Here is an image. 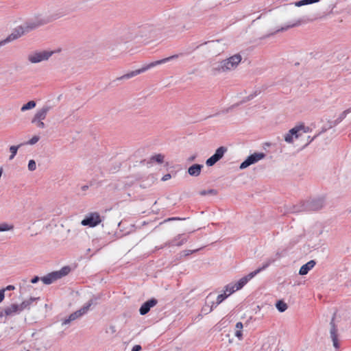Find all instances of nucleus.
<instances>
[{"mask_svg": "<svg viewBox=\"0 0 351 351\" xmlns=\"http://www.w3.org/2000/svg\"><path fill=\"white\" fill-rule=\"evenodd\" d=\"M75 11V8H72L69 5H66L58 9L56 12L51 13L50 16H49L47 18L36 16L34 18L27 20L25 23H24L22 25V26L25 29V32L28 33L38 28L40 26L45 25L52 21L57 20L58 19L67 16Z\"/></svg>", "mask_w": 351, "mask_h": 351, "instance_id": "1", "label": "nucleus"}, {"mask_svg": "<svg viewBox=\"0 0 351 351\" xmlns=\"http://www.w3.org/2000/svg\"><path fill=\"white\" fill-rule=\"evenodd\" d=\"M280 255L278 252L274 256L269 257L265 260L263 265L256 269L255 271L250 273L247 276L241 278L238 282L232 284H228L225 287V291L224 293H226V292H228L227 295L228 296L235 292L237 290L241 289L243 288L247 282L251 280L252 278H254L256 274L260 273L261 271L265 270L266 268H267L271 264L274 263L276 260H278L280 258Z\"/></svg>", "mask_w": 351, "mask_h": 351, "instance_id": "2", "label": "nucleus"}, {"mask_svg": "<svg viewBox=\"0 0 351 351\" xmlns=\"http://www.w3.org/2000/svg\"><path fill=\"white\" fill-rule=\"evenodd\" d=\"M241 56L239 54H235L229 58L223 60L219 62L212 65L211 71L213 75L226 72L234 69L241 61Z\"/></svg>", "mask_w": 351, "mask_h": 351, "instance_id": "3", "label": "nucleus"}, {"mask_svg": "<svg viewBox=\"0 0 351 351\" xmlns=\"http://www.w3.org/2000/svg\"><path fill=\"white\" fill-rule=\"evenodd\" d=\"M181 54H175V55H173L171 56H169V57H167V58H163V59H161V60H156V61H154V62H152L144 66H143L142 68L139 69H136L135 71H132L131 72H129L121 77H119L117 78V80H128V79H130L133 77H135L137 75H139L141 73H143L144 72H145L146 71L156 66H158V65H160V64H165V63H167L168 62H169L170 60H176L177 59Z\"/></svg>", "mask_w": 351, "mask_h": 351, "instance_id": "4", "label": "nucleus"}, {"mask_svg": "<svg viewBox=\"0 0 351 351\" xmlns=\"http://www.w3.org/2000/svg\"><path fill=\"white\" fill-rule=\"evenodd\" d=\"M324 205V197L313 198L293 206V213H301L304 211H315L323 208Z\"/></svg>", "mask_w": 351, "mask_h": 351, "instance_id": "5", "label": "nucleus"}, {"mask_svg": "<svg viewBox=\"0 0 351 351\" xmlns=\"http://www.w3.org/2000/svg\"><path fill=\"white\" fill-rule=\"evenodd\" d=\"M53 54V51L49 50L35 51L28 54L27 60L32 64H37L48 60Z\"/></svg>", "mask_w": 351, "mask_h": 351, "instance_id": "6", "label": "nucleus"}, {"mask_svg": "<svg viewBox=\"0 0 351 351\" xmlns=\"http://www.w3.org/2000/svg\"><path fill=\"white\" fill-rule=\"evenodd\" d=\"M104 219L98 213L93 212L88 213L82 221L81 224L84 226L95 227L99 225Z\"/></svg>", "mask_w": 351, "mask_h": 351, "instance_id": "7", "label": "nucleus"}, {"mask_svg": "<svg viewBox=\"0 0 351 351\" xmlns=\"http://www.w3.org/2000/svg\"><path fill=\"white\" fill-rule=\"evenodd\" d=\"M266 156V154L263 152H255L251 155H250L243 162H242L240 165V169H244L249 166L254 165L258 161L264 159Z\"/></svg>", "mask_w": 351, "mask_h": 351, "instance_id": "8", "label": "nucleus"}, {"mask_svg": "<svg viewBox=\"0 0 351 351\" xmlns=\"http://www.w3.org/2000/svg\"><path fill=\"white\" fill-rule=\"evenodd\" d=\"M93 304V300H91L90 302H87L80 309L71 313L66 319H65L62 322V324L63 325L69 324L70 322H71L77 319V318L80 317L81 316H82L84 314L87 313L89 308L92 306Z\"/></svg>", "mask_w": 351, "mask_h": 351, "instance_id": "9", "label": "nucleus"}, {"mask_svg": "<svg viewBox=\"0 0 351 351\" xmlns=\"http://www.w3.org/2000/svg\"><path fill=\"white\" fill-rule=\"evenodd\" d=\"M158 29H159V28H156L153 24L147 23L138 27L136 31L138 36L152 37Z\"/></svg>", "mask_w": 351, "mask_h": 351, "instance_id": "10", "label": "nucleus"}, {"mask_svg": "<svg viewBox=\"0 0 351 351\" xmlns=\"http://www.w3.org/2000/svg\"><path fill=\"white\" fill-rule=\"evenodd\" d=\"M227 151L228 149L226 147H219L216 149L215 153L206 160V165L208 167L213 166L215 163H217L223 157L224 154L227 152Z\"/></svg>", "mask_w": 351, "mask_h": 351, "instance_id": "11", "label": "nucleus"}, {"mask_svg": "<svg viewBox=\"0 0 351 351\" xmlns=\"http://www.w3.org/2000/svg\"><path fill=\"white\" fill-rule=\"evenodd\" d=\"M21 312L19 304H13L0 311V320L5 322L8 317L13 316Z\"/></svg>", "mask_w": 351, "mask_h": 351, "instance_id": "12", "label": "nucleus"}, {"mask_svg": "<svg viewBox=\"0 0 351 351\" xmlns=\"http://www.w3.org/2000/svg\"><path fill=\"white\" fill-rule=\"evenodd\" d=\"M25 34H26L25 29H23L22 25L16 27L13 32H12L11 34H10L5 39L0 41V47L3 45H5L6 43H10L12 40H14L19 38H20L21 36H22L23 35H24Z\"/></svg>", "mask_w": 351, "mask_h": 351, "instance_id": "13", "label": "nucleus"}, {"mask_svg": "<svg viewBox=\"0 0 351 351\" xmlns=\"http://www.w3.org/2000/svg\"><path fill=\"white\" fill-rule=\"evenodd\" d=\"M138 36L136 29H124L118 38L119 43H127Z\"/></svg>", "mask_w": 351, "mask_h": 351, "instance_id": "14", "label": "nucleus"}, {"mask_svg": "<svg viewBox=\"0 0 351 351\" xmlns=\"http://www.w3.org/2000/svg\"><path fill=\"white\" fill-rule=\"evenodd\" d=\"M189 237L188 235L184 234H179L173 239L169 241L167 245L169 246H180L187 241Z\"/></svg>", "mask_w": 351, "mask_h": 351, "instance_id": "15", "label": "nucleus"}, {"mask_svg": "<svg viewBox=\"0 0 351 351\" xmlns=\"http://www.w3.org/2000/svg\"><path fill=\"white\" fill-rule=\"evenodd\" d=\"M158 301L155 298H152L145 302H144L142 306L140 307L139 313L141 315H146L152 307H154L156 305Z\"/></svg>", "mask_w": 351, "mask_h": 351, "instance_id": "16", "label": "nucleus"}, {"mask_svg": "<svg viewBox=\"0 0 351 351\" xmlns=\"http://www.w3.org/2000/svg\"><path fill=\"white\" fill-rule=\"evenodd\" d=\"M330 337H331L332 343H333V346L335 348H339V345L338 339H337V329L336 326L334 322V317H332V319L330 323Z\"/></svg>", "mask_w": 351, "mask_h": 351, "instance_id": "17", "label": "nucleus"}, {"mask_svg": "<svg viewBox=\"0 0 351 351\" xmlns=\"http://www.w3.org/2000/svg\"><path fill=\"white\" fill-rule=\"evenodd\" d=\"M51 108L52 107L51 106H43L40 109L37 110L34 118L40 120H44L46 118L47 113L51 110Z\"/></svg>", "mask_w": 351, "mask_h": 351, "instance_id": "18", "label": "nucleus"}, {"mask_svg": "<svg viewBox=\"0 0 351 351\" xmlns=\"http://www.w3.org/2000/svg\"><path fill=\"white\" fill-rule=\"evenodd\" d=\"M58 279V275L56 271L51 272L40 278L45 285H50Z\"/></svg>", "mask_w": 351, "mask_h": 351, "instance_id": "19", "label": "nucleus"}, {"mask_svg": "<svg viewBox=\"0 0 351 351\" xmlns=\"http://www.w3.org/2000/svg\"><path fill=\"white\" fill-rule=\"evenodd\" d=\"M202 168V165L194 164L188 169V173L191 176L197 177L200 175Z\"/></svg>", "mask_w": 351, "mask_h": 351, "instance_id": "20", "label": "nucleus"}, {"mask_svg": "<svg viewBox=\"0 0 351 351\" xmlns=\"http://www.w3.org/2000/svg\"><path fill=\"white\" fill-rule=\"evenodd\" d=\"M315 265V261H310L306 264L303 265L299 271L300 275H306L308 274V272Z\"/></svg>", "mask_w": 351, "mask_h": 351, "instance_id": "21", "label": "nucleus"}, {"mask_svg": "<svg viewBox=\"0 0 351 351\" xmlns=\"http://www.w3.org/2000/svg\"><path fill=\"white\" fill-rule=\"evenodd\" d=\"M38 298L31 297L29 299L23 301L21 304H19V307L20 308L21 312L25 309H29L30 306L34 302H35Z\"/></svg>", "mask_w": 351, "mask_h": 351, "instance_id": "22", "label": "nucleus"}, {"mask_svg": "<svg viewBox=\"0 0 351 351\" xmlns=\"http://www.w3.org/2000/svg\"><path fill=\"white\" fill-rule=\"evenodd\" d=\"M308 128H306L304 125H300L298 126H295L293 128L291 129L289 132L290 134H293L297 138L299 136L298 132L303 130L304 132H306L308 131Z\"/></svg>", "mask_w": 351, "mask_h": 351, "instance_id": "23", "label": "nucleus"}, {"mask_svg": "<svg viewBox=\"0 0 351 351\" xmlns=\"http://www.w3.org/2000/svg\"><path fill=\"white\" fill-rule=\"evenodd\" d=\"M320 0H300L293 3L295 7H301L319 2Z\"/></svg>", "mask_w": 351, "mask_h": 351, "instance_id": "24", "label": "nucleus"}, {"mask_svg": "<svg viewBox=\"0 0 351 351\" xmlns=\"http://www.w3.org/2000/svg\"><path fill=\"white\" fill-rule=\"evenodd\" d=\"M302 23H303V21L301 19H298L293 24L288 25L285 27H281L280 29H278L276 32H280V31H286L289 28L300 26Z\"/></svg>", "mask_w": 351, "mask_h": 351, "instance_id": "25", "label": "nucleus"}, {"mask_svg": "<svg viewBox=\"0 0 351 351\" xmlns=\"http://www.w3.org/2000/svg\"><path fill=\"white\" fill-rule=\"evenodd\" d=\"M276 307L280 313L285 312L287 309V304L282 300H279L276 304Z\"/></svg>", "mask_w": 351, "mask_h": 351, "instance_id": "26", "label": "nucleus"}, {"mask_svg": "<svg viewBox=\"0 0 351 351\" xmlns=\"http://www.w3.org/2000/svg\"><path fill=\"white\" fill-rule=\"evenodd\" d=\"M70 271H71L70 267L68 266H66V267H62L59 271H56V272L58 274V278L60 279L62 277L66 276L70 272Z\"/></svg>", "mask_w": 351, "mask_h": 351, "instance_id": "27", "label": "nucleus"}, {"mask_svg": "<svg viewBox=\"0 0 351 351\" xmlns=\"http://www.w3.org/2000/svg\"><path fill=\"white\" fill-rule=\"evenodd\" d=\"M36 104L34 101H29L21 107V110L22 112H24V111L32 109L36 106Z\"/></svg>", "mask_w": 351, "mask_h": 351, "instance_id": "28", "label": "nucleus"}, {"mask_svg": "<svg viewBox=\"0 0 351 351\" xmlns=\"http://www.w3.org/2000/svg\"><path fill=\"white\" fill-rule=\"evenodd\" d=\"M22 145V144H20L19 145H12L10 147V152H11V155L9 157L10 160H12L15 156L16 155L17 151L19 148Z\"/></svg>", "mask_w": 351, "mask_h": 351, "instance_id": "29", "label": "nucleus"}, {"mask_svg": "<svg viewBox=\"0 0 351 351\" xmlns=\"http://www.w3.org/2000/svg\"><path fill=\"white\" fill-rule=\"evenodd\" d=\"M228 297V295H227V293H226L220 294L217 298V302L215 303L213 302V304L215 306V307H216L217 305L221 304Z\"/></svg>", "mask_w": 351, "mask_h": 351, "instance_id": "30", "label": "nucleus"}, {"mask_svg": "<svg viewBox=\"0 0 351 351\" xmlns=\"http://www.w3.org/2000/svg\"><path fill=\"white\" fill-rule=\"evenodd\" d=\"M14 226L6 223L0 224V232H5L13 230Z\"/></svg>", "mask_w": 351, "mask_h": 351, "instance_id": "31", "label": "nucleus"}, {"mask_svg": "<svg viewBox=\"0 0 351 351\" xmlns=\"http://www.w3.org/2000/svg\"><path fill=\"white\" fill-rule=\"evenodd\" d=\"M217 192L215 189H209V190H202L199 191V195L202 196H204L206 195H217Z\"/></svg>", "mask_w": 351, "mask_h": 351, "instance_id": "32", "label": "nucleus"}, {"mask_svg": "<svg viewBox=\"0 0 351 351\" xmlns=\"http://www.w3.org/2000/svg\"><path fill=\"white\" fill-rule=\"evenodd\" d=\"M32 123L36 124V125L39 128H45V124L43 121V120L37 119L36 118H33L32 120Z\"/></svg>", "mask_w": 351, "mask_h": 351, "instance_id": "33", "label": "nucleus"}, {"mask_svg": "<svg viewBox=\"0 0 351 351\" xmlns=\"http://www.w3.org/2000/svg\"><path fill=\"white\" fill-rule=\"evenodd\" d=\"M163 160H164V156L160 154L153 156L151 158V160L156 161V162H158L159 164L162 163L163 162Z\"/></svg>", "mask_w": 351, "mask_h": 351, "instance_id": "34", "label": "nucleus"}, {"mask_svg": "<svg viewBox=\"0 0 351 351\" xmlns=\"http://www.w3.org/2000/svg\"><path fill=\"white\" fill-rule=\"evenodd\" d=\"M350 112H351V108L342 112L337 118L338 121H340L341 123L346 117L347 114H349Z\"/></svg>", "mask_w": 351, "mask_h": 351, "instance_id": "35", "label": "nucleus"}, {"mask_svg": "<svg viewBox=\"0 0 351 351\" xmlns=\"http://www.w3.org/2000/svg\"><path fill=\"white\" fill-rule=\"evenodd\" d=\"M36 168V162L34 160H30L28 163V169L31 171H34Z\"/></svg>", "mask_w": 351, "mask_h": 351, "instance_id": "36", "label": "nucleus"}, {"mask_svg": "<svg viewBox=\"0 0 351 351\" xmlns=\"http://www.w3.org/2000/svg\"><path fill=\"white\" fill-rule=\"evenodd\" d=\"M213 308H215V306L213 304L211 305V306H204L202 308V311L204 313V314H208V313L211 312L213 309Z\"/></svg>", "mask_w": 351, "mask_h": 351, "instance_id": "37", "label": "nucleus"}, {"mask_svg": "<svg viewBox=\"0 0 351 351\" xmlns=\"http://www.w3.org/2000/svg\"><path fill=\"white\" fill-rule=\"evenodd\" d=\"M293 134H290L289 132L287 133L285 135V141L287 143H291L293 142Z\"/></svg>", "mask_w": 351, "mask_h": 351, "instance_id": "38", "label": "nucleus"}, {"mask_svg": "<svg viewBox=\"0 0 351 351\" xmlns=\"http://www.w3.org/2000/svg\"><path fill=\"white\" fill-rule=\"evenodd\" d=\"M39 136H34L27 143L29 145H34L39 141Z\"/></svg>", "mask_w": 351, "mask_h": 351, "instance_id": "39", "label": "nucleus"}, {"mask_svg": "<svg viewBox=\"0 0 351 351\" xmlns=\"http://www.w3.org/2000/svg\"><path fill=\"white\" fill-rule=\"evenodd\" d=\"M339 123H340V121H339L337 119H335V121H330V122H329V127H328V128H332V127H334V126H336V125H337Z\"/></svg>", "mask_w": 351, "mask_h": 351, "instance_id": "40", "label": "nucleus"}, {"mask_svg": "<svg viewBox=\"0 0 351 351\" xmlns=\"http://www.w3.org/2000/svg\"><path fill=\"white\" fill-rule=\"evenodd\" d=\"M339 123H340V121H339L337 119H335V121H330V122H329V127H328V128H332V127H334V126H336V125H337Z\"/></svg>", "mask_w": 351, "mask_h": 351, "instance_id": "41", "label": "nucleus"}, {"mask_svg": "<svg viewBox=\"0 0 351 351\" xmlns=\"http://www.w3.org/2000/svg\"><path fill=\"white\" fill-rule=\"evenodd\" d=\"M235 336L239 339L241 340L243 339L242 331L240 330H237L235 332Z\"/></svg>", "mask_w": 351, "mask_h": 351, "instance_id": "42", "label": "nucleus"}, {"mask_svg": "<svg viewBox=\"0 0 351 351\" xmlns=\"http://www.w3.org/2000/svg\"><path fill=\"white\" fill-rule=\"evenodd\" d=\"M5 298V289L0 290V302H1Z\"/></svg>", "mask_w": 351, "mask_h": 351, "instance_id": "43", "label": "nucleus"}, {"mask_svg": "<svg viewBox=\"0 0 351 351\" xmlns=\"http://www.w3.org/2000/svg\"><path fill=\"white\" fill-rule=\"evenodd\" d=\"M141 349L142 348L140 345H136L132 348V351H141Z\"/></svg>", "mask_w": 351, "mask_h": 351, "instance_id": "44", "label": "nucleus"}, {"mask_svg": "<svg viewBox=\"0 0 351 351\" xmlns=\"http://www.w3.org/2000/svg\"><path fill=\"white\" fill-rule=\"evenodd\" d=\"M235 327L237 330H241L243 328V324L241 322H239L236 324Z\"/></svg>", "mask_w": 351, "mask_h": 351, "instance_id": "45", "label": "nucleus"}, {"mask_svg": "<svg viewBox=\"0 0 351 351\" xmlns=\"http://www.w3.org/2000/svg\"><path fill=\"white\" fill-rule=\"evenodd\" d=\"M171 175L169 173H167L162 178V180L167 181V180H169L171 178Z\"/></svg>", "mask_w": 351, "mask_h": 351, "instance_id": "46", "label": "nucleus"}, {"mask_svg": "<svg viewBox=\"0 0 351 351\" xmlns=\"http://www.w3.org/2000/svg\"><path fill=\"white\" fill-rule=\"evenodd\" d=\"M40 278L38 276H35L31 280V282L35 284L40 280Z\"/></svg>", "mask_w": 351, "mask_h": 351, "instance_id": "47", "label": "nucleus"}, {"mask_svg": "<svg viewBox=\"0 0 351 351\" xmlns=\"http://www.w3.org/2000/svg\"><path fill=\"white\" fill-rule=\"evenodd\" d=\"M198 250H199V249L194 250H186V251H184L185 256H187V255L191 254H192L193 252H197Z\"/></svg>", "mask_w": 351, "mask_h": 351, "instance_id": "48", "label": "nucleus"}, {"mask_svg": "<svg viewBox=\"0 0 351 351\" xmlns=\"http://www.w3.org/2000/svg\"><path fill=\"white\" fill-rule=\"evenodd\" d=\"M99 298L97 297H94L93 298H91L88 302H90L91 300H93V304L92 305H96L97 304V300H98Z\"/></svg>", "mask_w": 351, "mask_h": 351, "instance_id": "49", "label": "nucleus"}, {"mask_svg": "<svg viewBox=\"0 0 351 351\" xmlns=\"http://www.w3.org/2000/svg\"><path fill=\"white\" fill-rule=\"evenodd\" d=\"M257 95V92L256 91L254 94H251L247 98V100L249 101L250 99H252L255 96Z\"/></svg>", "mask_w": 351, "mask_h": 351, "instance_id": "50", "label": "nucleus"}, {"mask_svg": "<svg viewBox=\"0 0 351 351\" xmlns=\"http://www.w3.org/2000/svg\"><path fill=\"white\" fill-rule=\"evenodd\" d=\"M196 158V155H193L191 156H190L189 158H188V162H193L195 160Z\"/></svg>", "mask_w": 351, "mask_h": 351, "instance_id": "51", "label": "nucleus"}, {"mask_svg": "<svg viewBox=\"0 0 351 351\" xmlns=\"http://www.w3.org/2000/svg\"><path fill=\"white\" fill-rule=\"evenodd\" d=\"M14 289H15V287L13 285H8L4 289L5 291V290H14Z\"/></svg>", "mask_w": 351, "mask_h": 351, "instance_id": "52", "label": "nucleus"}, {"mask_svg": "<svg viewBox=\"0 0 351 351\" xmlns=\"http://www.w3.org/2000/svg\"><path fill=\"white\" fill-rule=\"evenodd\" d=\"M182 219L180 218H178V217H172V218H169L168 219V221H171V220H181Z\"/></svg>", "mask_w": 351, "mask_h": 351, "instance_id": "53", "label": "nucleus"}, {"mask_svg": "<svg viewBox=\"0 0 351 351\" xmlns=\"http://www.w3.org/2000/svg\"><path fill=\"white\" fill-rule=\"evenodd\" d=\"M110 330H112V332H115V330H115V327L113 326H110Z\"/></svg>", "mask_w": 351, "mask_h": 351, "instance_id": "54", "label": "nucleus"}, {"mask_svg": "<svg viewBox=\"0 0 351 351\" xmlns=\"http://www.w3.org/2000/svg\"><path fill=\"white\" fill-rule=\"evenodd\" d=\"M315 137H316V136H314L313 138H312L311 139L310 142H312V141L314 140V138H315Z\"/></svg>", "mask_w": 351, "mask_h": 351, "instance_id": "55", "label": "nucleus"}, {"mask_svg": "<svg viewBox=\"0 0 351 351\" xmlns=\"http://www.w3.org/2000/svg\"><path fill=\"white\" fill-rule=\"evenodd\" d=\"M327 130V128L323 129L322 132H325Z\"/></svg>", "mask_w": 351, "mask_h": 351, "instance_id": "56", "label": "nucleus"}, {"mask_svg": "<svg viewBox=\"0 0 351 351\" xmlns=\"http://www.w3.org/2000/svg\"><path fill=\"white\" fill-rule=\"evenodd\" d=\"M86 188H87L86 186H83V189H86Z\"/></svg>", "mask_w": 351, "mask_h": 351, "instance_id": "57", "label": "nucleus"}]
</instances>
